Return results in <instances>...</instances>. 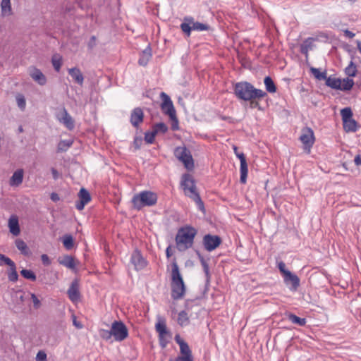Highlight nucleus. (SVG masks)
<instances>
[{
  "label": "nucleus",
  "instance_id": "f257e3e1",
  "mask_svg": "<svg viewBox=\"0 0 361 361\" xmlns=\"http://www.w3.org/2000/svg\"><path fill=\"white\" fill-rule=\"evenodd\" d=\"M234 93L240 99L251 101L252 106H256L258 104L257 102H252V99H261L267 95L264 91L255 88L252 85L247 82H237L234 87Z\"/></svg>",
  "mask_w": 361,
  "mask_h": 361
},
{
  "label": "nucleus",
  "instance_id": "f03ea898",
  "mask_svg": "<svg viewBox=\"0 0 361 361\" xmlns=\"http://www.w3.org/2000/svg\"><path fill=\"white\" fill-rule=\"evenodd\" d=\"M196 234L197 231L191 226L179 228L175 238L177 249L183 252L191 247Z\"/></svg>",
  "mask_w": 361,
  "mask_h": 361
},
{
  "label": "nucleus",
  "instance_id": "7ed1b4c3",
  "mask_svg": "<svg viewBox=\"0 0 361 361\" xmlns=\"http://www.w3.org/2000/svg\"><path fill=\"white\" fill-rule=\"evenodd\" d=\"M180 187L184 194L192 199L200 210H204V204L197 191L193 177L189 173H185L181 177Z\"/></svg>",
  "mask_w": 361,
  "mask_h": 361
},
{
  "label": "nucleus",
  "instance_id": "20e7f679",
  "mask_svg": "<svg viewBox=\"0 0 361 361\" xmlns=\"http://www.w3.org/2000/svg\"><path fill=\"white\" fill-rule=\"evenodd\" d=\"M171 267V296L178 300L184 296L185 286L176 260L172 262Z\"/></svg>",
  "mask_w": 361,
  "mask_h": 361
},
{
  "label": "nucleus",
  "instance_id": "39448f33",
  "mask_svg": "<svg viewBox=\"0 0 361 361\" xmlns=\"http://www.w3.org/2000/svg\"><path fill=\"white\" fill-rule=\"evenodd\" d=\"M157 202V195L155 192L144 190L134 195L132 198L133 207L137 210L145 207H151Z\"/></svg>",
  "mask_w": 361,
  "mask_h": 361
},
{
  "label": "nucleus",
  "instance_id": "423d86ee",
  "mask_svg": "<svg viewBox=\"0 0 361 361\" xmlns=\"http://www.w3.org/2000/svg\"><path fill=\"white\" fill-rule=\"evenodd\" d=\"M108 336L102 335V338L109 339L114 336L115 341H123L128 336V330L126 326L121 321H115L112 323L110 333H107Z\"/></svg>",
  "mask_w": 361,
  "mask_h": 361
},
{
  "label": "nucleus",
  "instance_id": "0eeeda50",
  "mask_svg": "<svg viewBox=\"0 0 361 361\" xmlns=\"http://www.w3.org/2000/svg\"><path fill=\"white\" fill-rule=\"evenodd\" d=\"M181 30L189 37L192 30L205 31L209 29L207 24L195 22L192 17H185L184 22L180 24Z\"/></svg>",
  "mask_w": 361,
  "mask_h": 361
},
{
  "label": "nucleus",
  "instance_id": "6e6552de",
  "mask_svg": "<svg viewBox=\"0 0 361 361\" xmlns=\"http://www.w3.org/2000/svg\"><path fill=\"white\" fill-rule=\"evenodd\" d=\"M175 157L181 161L188 170L194 168V161L190 151L185 147H178L174 151Z\"/></svg>",
  "mask_w": 361,
  "mask_h": 361
},
{
  "label": "nucleus",
  "instance_id": "1a4fd4ad",
  "mask_svg": "<svg viewBox=\"0 0 361 361\" xmlns=\"http://www.w3.org/2000/svg\"><path fill=\"white\" fill-rule=\"evenodd\" d=\"M175 341L180 346V355L174 360L171 359L169 361H193L192 351L188 343L179 335H176Z\"/></svg>",
  "mask_w": 361,
  "mask_h": 361
},
{
  "label": "nucleus",
  "instance_id": "9d476101",
  "mask_svg": "<svg viewBox=\"0 0 361 361\" xmlns=\"http://www.w3.org/2000/svg\"><path fill=\"white\" fill-rule=\"evenodd\" d=\"M160 97L162 99L161 107L163 112L168 115L171 119H175L176 116V110L170 97L165 92H161Z\"/></svg>",
  "mask_w": 361,
  "mask_h": 361
},
{
  "label": "nucleus",
  "instance_id": "9b49d317",
  "mask_svg": "<svg viewBox=\"0 0 361 361\" xmlns=\"http://www.w3.org/2000/svg\"><path fill=\"white\" fill-rule=\"evenodd\" d=\"M69 300L75 305H78L82 301V294L78 279H74L69 286Z\"/></svg>",
  "mask_w": 361,
  "mask_h": 361
},
{
  "label": "nucleus",
  "instance_id": "f8f14e48",
  "mask_svg": "<svg viewBox=\"0 0 361 361\" xmlns=\"http://www.w3.org/2000/svg\"><path fill=\"white\" fill-rule=\"evenodd\" d=\"M202 243L205 250L211 252L219 246L221 239L218 235L207 234L204 236Z\"/></svg>",
  "mask_w": 361,
  "mask_h": 361
},
{
  "label": "nucleus",
  "instance_id": "ddd939ff",
  "mask_svg": "<svg viewBox=\"0 0 361 361\" xmlns=\"http://www.w3.org/2000/svg\"><path fill=\"white\" fill-rule=\"evenodd\" d=\"M130 262L137 271L143 269L147 266V261L137 250L133 252L130 257Z\"/></svg>",
  "mask_w": 361,
  "mask_h": 361
},
{
  "label": "nucleus",
  "instance_id": "4468645a",
  "mask_svg": "<svg viewBox=\"0 0 361 361\" xmlns=\"http://www.w3.org/2000/svg\"><path fill=\"white\" fill-rule=\"evenodd\" d=\"M300 140L305 145V148H310L312 146L314 140L313 130L310 128H304L302 130Z\"/></svg>",
  "mask_w": 361,
  "mask_h": 361
},
{
  "label": "nucleus",
  "instance_id": "2eb2a0df",
  "mask_svg": "<svg viewBox=\"0 0 361 361\" xmlns=\"http://www.w3.org/2000/svg\"><path fill=\"white\" fill-rule=\"evenodd\" d=\"M78 201L75 203V207L78 210H82L85 204L91 200V197L89 192L82 188L78 193Z\"/></svg>",
  "mask_w": 361,
  "mask_h": 361
},
{
  "label": "nucleus",
  "instance_id": "dca6fc26",
  "mask_svg": "<svg viewBox=\"0 0 361 361\" xmlns=\"http://www.w3.org/2000/svg\"><path fill=\"white\" fill-rule=\"evenodd\" d=\"M284 282L287 286H290L289 288L290 290L295 291L300 286V279L295 275L292 274L290 271L286 273V275L283 276Z\"/></svg>",
  "mask_w": 361,
  "mask_h": 361
},
{
  "label": "nucleus",
  "instance_id": "f3484780",
  "mask_svg": "<svg viewBox=\"0 0 361 361\" xmlns=\"http://www.w3.org/2000/svg\"><path fill=\"white\" fill-rule=\"evenodd\" d=\"M238 158L240 159V180L242 183H245L248 173V169H247V164L246 161L245 157L243 153L240 152V155H238Z\"/></svg>",
  "mask_w": 361,
  "mask_h": 361
},
{
  "label": "nucleus",
  "instance_id": "a211bd4d",
  "mask_svg": "<svg viewBox=\"0 0 361 361\" xmlns=\"http://www.w3.org/2000/svg\"><path fill=\"white\" fill-rule=\"evenodd\" d=\"M69 75L72 78V81L78 86L82 87L84 82V75L82 71L77 68L69 69Z\"/></svg>",
  "mask_w": 361,
  "mask_h": 361
},
{
  "label": "nucleus",
  "instance_id": "6ab92c4d",
  "mask_svg": "<svg viewBox=\"0 0 361 361\" xmlns=\"http://www.w3.org/2000/svg\"><path fill=\"white\" fill-rule=\"evenodd\" d=\"M8 226L9 231L14 236H17L20 233L18 218L16 215H11L8 219Z\"/></svg>",
  "mask_w": 361,
  "mask_h": 361
},
{
  "label": "nucleus",
  "instance_id": "aec40b11",
  "mask_svg": "<svg viewBox=\"0 0 361 361\" xmlns=\"http://www.w3.org/2000/svg\"><path fill=\"white\" fill-rule=\"evenodd\" d=\"M143 111L140 108H135L131 113L130 123L137 127L143 121Z\"/></svg>",
  "mask_w": 361,
  "mask_h": 361
},
{
  "label": "nucleus",
  "instance_id": "412c9836",
  "mask_svg": "<svg viewBox=\"0 0 361 361\" xmlns=\"http://www.w3.org/2000/svg\"><path fill=\"white\" fill-rule=\"evenodd\" d=\"M23 180V170L18 169L12 175L10 178L9 184L12 187L19 186Z\"/></svg>",
  "mask_w": 361,
  "mask_h": 361
},
{
  "label": "nucleus",
  "instance_id": "4be33fe9",
  "mask_svg": "<svg viewBox=\"0 0 361 361\" xmlns=\"http://www.w3.org/2000/svg\"><path fill=\"white\" fill-rule=\"evenodd\" d=\"M30 76L35 82H37L40 85H45L47 82L46 77L39 69L34 68L30 72Z\"/></svg>",
  "mask_w": 361,
  "mask_h": 361
},
{
  "label": "nucleus",
  "instance_id": "5701e85b",
  "mask_svg": "<svg viewBox=\"0 0 361 361\" xmlns=\"http://www.w3.org/2000/svg\"><path fill=\"white\" fill-rule=\"evenodd\" d=\"M152 57V49L147 46L141 53L138 63L140 66H146Z\"/></svg>",
  "mask_w": 361,
  "mask_h": 361
},
{
  "label": "nucleus",
  "instance_id": "b1692460",
  "mask_svg": "<svg viewBox=\"0 0 361 361\" xmlns=\"http://www.w3.org/2000/svg\"><path fill=\"white\" fill-rule=\"evenodd\" d=\"M7 261L8 262L6 265L9 266L10 267V270L8 274V279L12 282H15L18 279L16 264L11 259H8Z\"/></svg>",
  "mask_w": 361,
  "mask_h": 361
},
{
  "label": "nucleus",
  "instance_id": "393cba45",
  "mask_svg": "<svg viewBox=\"0 0 361 361\" xmlns=\"http://www.w3.org/2000/svg\"><path fill=\"white\" fill-rule=\"evenodd\" d=\"M69 269L73 273L78 274L80 271L83 269L82 264L73 257L69 256Z\"/></svg>",
  "mask_w": 361,
  "mask_h": 361
},
{
  "label": "nucleus",
  "instance_id": "a878e982",
  "mask_svg": "<svg viewBox=\"0 0 361 361\" xmlns=\"http://www.w3.org/2000/svg\"><path fill=\"white\" fill-rule=\"evenodd\" d=\"M156 331L159 334V338L162 340L164 338H165L166 336H168L169 331H167L166 324L164 321L159 322L156 324L155 326Z\"/></svg>",
  "mask_w": 361,
  "mask_h": 361
},
{
  "label": "nucleus",
  "instance_id": "bb28decb",
  "mask_svg": "<svg viewBox=\"0 0 361 361\" xmlns=\"http://www.w3.org/2000/svg\"><path fill=\"white\" fill-rule=\"evenodd\" d=\"M1 9L2 16H9L12 14L11 0H1Z\"/></svg>",
  "mask_w": 361,
  "mask_h": 361
},
{
  "label": "nucleus",
  "instance_id": "cd10ccee",
  "mask_svg": "<svg viewBox=\"0 0 361 361\" xmlns=\"http://www.w3.org/2000/svg\"><path fill=\"white\" fill-rule=\"evenodd\" d=\"M343 125L346 132H355L357 128V122L353 118L343 121Z\"/></svg>",
  "mask_w": 361,
  "mask_h": 361
},
{
  "label": "nucleus",
  "instance_id": "c85d7f7f",
  "mask_svg": "<svg viewBox=\"0 0 361 361\" xmlns=\"http://www.w3.org/2000/svg\"><path fill=\"white\" fill-rule=\"evenodd\" d=\"M56 116L60 123L68 127V113L64 108L59 109Z\"/></svg>",
  "mask_w": 361,
  "mask_h": 361
},
{
  "label": "nucleus",
  "instance_id": "c756f323",
  "mask_svg": "<svg viewBox=\"0 0 361 361\" xmlns=\"http://www.w3.org/2000/svg\"><path fill=\"white\" fill-rule=\"evenodd\" d=\"M325 80L326 85L333 89L339 90L341 87V80L338 78L326 76Z\"/></svg>",
  "mask_w": 361,
  "mask_h": 361
},
{
  "label": "nucleus",
  "instance_id": "7c9ffc66",
  "mask_svg": "<svg viewBox=\"0 0 361 361\" xmlns=\"http://www.w3.org/2000/svg\"><path fill=\"white\" fill-rule=\"evenodd\" d=\"M177 322L181 326L189 324L190 320L188 313L185 311H181L178 313Z\"/></svg>",
  "mask_w": 361,
  "mask_h": 361
},
{
  "label": "nucleus",
  "instance_id": "2f4dec72",
  "mask_svg": "<svg viewBox=\"0 0 361 361\" xmlns=\"http://www.w3.org/2000/svg\"><path fill=\"white\" fill-rule=\"evenodd\" d=\"M264 85L266 87V90L269 93H274L276 91V85L273 81V80L267 76L264 78Z\"/></svg>",
  "mask_w": 361,
  "mask_h": 361
},
{
  "label": "nucleus",
  "instance_id": "473e14b6",
  "mask_svg": "<svg viewBox=\"0 0 361 361\" xmlns=\"http://www.w3.org/2000/svg\"><path fill=\"white\" fill-rule=\"evenodd\" d=\"M16 247L24 255L29 254V249L26 243L21 239H17L15 242Z\"/></svg>",
  "mask_w": 361,
  "mask_h": 361
},
{
  "label": "nucleus",
  "instance_id": "72a5a7b5",
  "mask_svg": "<svg viewBox=\"0 0 361 361\" xmlns=\"http://www.w3.org/2000/svg\"><path fill=\"white\" fill-rule=\"evenodd\" d=\"M288 318L292 323L296 324L300 326H303L306 324V319L305 318H300L293 314H289Z\"/></svg>",
  "mask_w": 361,
  "mask_h": 361
},
{
  "label": "nucleus",
  "instance_id": "f704fd0d",
  "mask_svg": "<svg viewBox=\"0 0 361 361\" xmlns=\"http://www.w3.org/2000/svg\"><path fill=\"white\" fill-rule=\"evenodd\" d=\"M354 85V82L353 79H343V80H341V87H339V90H350Z\"/></svg>",
  "mask_w": 361,
  "mask_h": 361
},
{
  "label": "nucleus",
  "instance_id": "c9c22d12",
  "mask_svg": "<svg viewBox=\"0 0 361 361\" xmlns=\"http://www.w3.org/2000/svg\"><path fill=\"white\" fill-rule=\"evenodd\" d=\"M62 57L56 54L52 56L51 62L56 71L59 72L61 68Z\"/></svg>",
  "mask_w": 361,
  "mask_h": 361
},
{
  "label": "nucleus",
  "instance_id": "e433bc0d",
  "mask_svg": "<svg viewBox=\"0 0 361 361\" xmlns=\"http://www.w3.org/2000/svg\"><path fill=\"white\" fill-rule=\"evenodd\" d=\"M345 74L350 77H354L357 73V68L353 61H351L349 65L345 69Z\"/></svg>",
  "mask_w": 361,
  "mask_h": 361
},
{
  "label": "nucleus",
  "instance_id": "4c0bfd02",
  "mask_svg": "<svg viewBox=\"0 0 361 361\" xmlns=\"http://www.w3.org/2000/svg\"><path fill=\"white\" fill-rule=\"evenodd\" d=\"M343 122L353 118V111L350 108L346 107L341 110Z\"/></svg>",
  "mask_w": 361,
  "mask_h": 361
},
{
  "label": "nucleus",
  "instance_id": "58836bf2",
  "mask_svg": "<svg viewBox=\"0 0 361 361\" xmlns=\"http://www.w3.org/2000/svg\"><path fill=\"white\" fill-rule=\"evenodd\" d=\"M310 71L313 75L319 80H325L326 78V73L321 72L319 69L317 68H311Z\"/></svg>",
  "mask_w": 361,
  "mask_h": 361
},
{
  "label": "nucleus",
  "instance_id": "ea45409f",
  "mask_svg": "<svg viewBox=\"0 0 361 361\" xmlns=\"http://www.w3.org/2000/svg\"><path fill=\"white\" fill-rule=\"evenodd\" d=\"M152 130L156 134L165 133L168 130V127L164 123H159L153 126Z\"/></svg>",
  "mask_w": 361,
  "mask_h": 361
},
{
  "label": "nucleus",
  "instance_id": "a19ab883",
  "mask_svg": "<svg viewBox=\"0 0 361 361\" xmlns=\"http://www.w3.org/2000/svg\"><path fill=\"white\" fill-rule=\"evenodd\" d=\"M16 99L18 108L21 111H24L26 106V101L25 97L22 94H18L16 96Z\"/></svg>",
  "mask_w": 361,
  "mask_h": 361
},
{
  "label": "nucleus",
  "instance_id": "79ce46f5",
  "mask_svg": "<svg viewBox=\"0 0 361 361\" xmlns=\"http://www.w3.org/2000/svg\"><path fill=\"white\" fill-rule=\"evenodd\" d=\"M20 274L26 279H29L32 281L36 280V276L35 273L31 270L23 269L21 270Z\"/></svg>",
  "mask_w": 361,
  "mask_h": 361
},
{
  "label": "nucleus",
  "instance_id": "37998d69",
  "mask_svg": "<svg viewBox=\"0 0 361 361\" xmlns=\"http://www.w3.org/2000/svg\"><path fill=\"white\" fill-rule=\"evenodd\" d=\"M198 257H199L200 263L203 267V269H204L206 276L207 278H209V265H208L207 262L204 259V257L199 253H198Z\"/></svg>",
  "mask_w": 361,
  "mask_h": 361
},
{
  "label": "nucleus",
  "instance_id": "c03bdc74",
  "mask_svg": "<svg viewBox=\"0 0 361 361\" xmlns=\"http://www.w3.org/2000/svg\"><path fill=\"white\" fill-rule=\"evenodd\" d=\"M13 298L16 299V303L18 304L20 302H23L27 298V295H26L25 293H24L21 290H18L15 293Z\"/></svg>",
  "mask_w": 361,
  "mask_h": 361
},
{
  "label": "nucleus",
  "instance_id": "a18cd8bd",
  "mask_svg": "<svg viewBox=\"0 0 361 361\" xmlns=\"http://www.w3.org/2000/svg\"><path fill=\"white\" fill-rule=\"evenodd\" d=\"M156 135L157 134L154 132L153 130L152 131H150V132L145 133V142L147 143H148V144L153 143Z\"/></svg>",
  "mask_w": 361,
  "mask_h": 361
},
{
  "label": "nucleus",
  "instance_id": "49530a36",
  "mask_svg": "<svg viewBox=\"0 0 361 361\" xmlns=\"http://www.w3.org/2000/svg\"><path fill=\"white\" fill-rule=\"evenodd\" d=\"M71 317L73 324L76 329H80L83 327L82 322L75 314H72Z\"/></svg>",
  "mask_w": 361,
  "mask_h": 361
},
{
  "label": "nucleus",
  "instance_id": "de8ad7c7",
  "mask_svg": "<svg viewBox=\"0 0 361 361\" xmlns=\"http://www.w3.org/2000/svg\"><path fill=\"white\" fill-rule=\"evenodd\" d=\"M68 149V142L66 140L61 141L57 147V153L66 152Z\"/></svg>",
  "mask_w": 361,
  "mask_h": 361
},
{
  "label": "nucleus",
  "instance_id": "09e8293b",
  "mask_svg": "<svg viewBox=\"0 0 361 361\" xmlns=\"http://www.w3.org/2000/svg\"><path fill=\"white\" fill-rule=\"evenodd\" d=\"M27 296H30L31 299L32 300L34 307L35 309H38L40 307V305H41V302H40V300L35 295V294H34V293H27Z\"/></svg>",
  "mask_w": 361,
  "mask_h": 361
},
{
  "label": "nucleus",
  "instance_id": "8fccbe9b",
  "mask_svg": "<svg viewBox=\"0 0 361 361\" xmlns=\"http://www.w3.org/2000/svg\"><path fill=\"white\" fill-rule=\"evenodd\" d=\"M277 265L279 271H281L283 276L286 275V273L290 272V271L286 269V264L283 262L281 261L278 262Z\"/></svg>",
  "mask_w": 361,
  "mask_h": 361
},
{
  "label": "nucleus",
  "instance_id": "3c124183",
  "mask_svg": "<svg viewBox=\"0 0 361 361\" xmlns=\"http://www.w3.org/2000/svg\"><path fill=\"white\" fill-rule=\"evenodd\" d=\"M310 47V42L308 40H306L301 44L300 51L302 54H307Z\"/></svg>",
  "mask_w": 361,
  "mask_h": 361
},
{
  "label": "nucleus",
  "instance_id": "603ef678",
  "mask_svg": "<svg viewBox=\"0 0 361 361\" xmlns=\"http://www.w3.org/2000/svg\"><path fill=\"white\" fill-rule=\"evenodd\" d=\"M36 361H46L47 354L43 350H39L36 355Z\"/></svg>",
  "mask_w": 361,
  "mask_h": 361
},
{
  "label": "nucleus",
  "instance_id": "864d4df0",
  "mask_svg": "<svg viewBox=\"0 0 361 361\" xmlns=\"http://www.w3.org/2000/svg\"><path fill=\"white\" fill-rule=\"evenodd\" d=\"M41 259H42V263L46 265V266H48L51 264V261L48 257L47 255L46 254H43L42 256H41Z\"/></svg>",
  "mask_w": 361,
  "mask_h": 361
},
{
  "label": "nucleus",
  "instance_id": "5fc2aeb1",
  "mask_svg": "<svg viewBox=\"0 0 361 361\" xmlns=\"http://www.w3.org/2000/svg\"><path fill=\"white\" fill-rule=\"evenodd\" d=\"M58 262L61 264L68 267V255H64L63 257H59Z\"/></svg>",
  "mask_w": 361,
  "mask_h": 361
},
{
  "label": "nucleus",
  "instance_id": "6e6d98bb",
  "mask_svg": "<svg viewBox=\"0 0 361 361\" xmlns=\"http://www.w3.org/2000/svg\"><path fill=\"white\" fill-rule=\"evenodd\" d=\"M11 259L8 257L4 255L0 254V266H3L4 264H7V260Z\"/></svg>",
  "mask_w": 361,
  "mask_h": 361
},
{
  "label": "nucleus",
  "instance_id": "4d7b16f0",
  "mask_svg": "<svg viewBox=\"0 0 361 361\" xmlns=\"http://www.w3.org/2000/svg\"><path fill=\"white\" fill-rule=\"evenodd\" d=\"M354 162H355V165H357V166L361 165V155H360V154L356 155L354 159Z\"/></svg>",
  "mask_w": 361,
  "mask_h": 361
},
{
  "label": "nucleus",
  "instance_id": "13d9d810",
  "mask_svg": "<svg viewBox=\"0 0 361 361\" xmlns=\"http://www.w3.org/2000/svg\"><path fill=\"white\" fill-rule=\"evenodd\" d=\"M344 35L348 38H353L355 37V34L348 30H344Z\"/></svg>",
  "mask_w": 361,
  "mask_h": 361
},
{
  "label": "nucleus",
  "instance_id": "bf43d9fd",
  "mask_svg": "<svg viewBox=\"0 0 361 361\" xmlns=\"http://www.w3.org/2000/svg\"><path fill=\"white\" fill-rule=\"evenodd\" d=\"M171 120L173 121V124H172V127H171L172 129L173 130H177L178 128V121L177 118L176 117L175 119H171Z\"/></svg>",
  "mask_w": 361,
  "mask_h": 361
},
{
  "label": "nucleus",
  "instance_id": "052dcab7",
  "mask_svg": "<svg viewBox=\"0 0 361 361\" xmlns=\"http://www.w3.org/2000/svg\"><path fill=\"white\" fill-rule=\"evenodd\" d=\"M61 239L64 247L68 249V235H64Z\"/></svg>",
  "mask_w": 361,
  "mask_h": 361
},
{
  "label": "nucleus",
  "instance_id": "680f3d73",
  "mask_svg": "<svg viewBox=\"0 0 361 361\" xmlns=\"http://www.w3.org/2000/svg\"><path fill=\"white\" fill-rule=\"evenodd\" d=\"M51 199L54 202H56L59 200V197L58 194L53 192L51 195Z\"/></svg>",
  "mask_w": 361,
  "mask_h": 361
},
{
  "label": "nucleus",
  "instance_id": "e2e57ef3",
  "mask_svg": "<svg viewBox=\"0 0 361 361\" xmlns=\"http://www.w3.org/2000/svg\"><path fill=\"white\" fill-rule=\"evenodd\" d=\"M74 246V242L72 236L69 235V249Z\"/></svg>",
  "mask_w": 361,
  "mask_h": 361
},
{
  "label": "nucleus",
  "instance_id": "0e129e2a",
  "mask_svg": "<svg viewBox=\"0 0 361 361\" xmlns=\"http://www.w3.org/2000/svg\"><path fill=\"white\" fill-rule=\"evenodd\" d=\"M166 255L168 258H169L171 256V247L169 246L166 250Z\"/></svg>",
  "mask_w": 361,
  "mask_h": 361
},
{
  "label": "nucleus",
  "instance_id": "69168bd1",
  "mask_svg": "<svg viewBox=\"0 0 361 361\" xmlns=\"http://www.w3.org/2000/svg\"><path fill=\"white\" fill-rule=\"evenodd\" d=\"M164 338H164L162 340H161V339L159 338V340H160V343H161V346H162L163 348H164V347L166 346V343H167V341H165V340H164Z\"/></svg>",
  "mask_w": 361,
  "mask_h": 361
},
{
  "label": "nucleus",
  "instance_id": "338daca9",
  "mask_svg": "<svg viewBox=\"0 0 361 361\" xmlns=\"http://www.w3.org/2000/svg\"><path fill=\"white\" fill-rule=\"evenodd\" d=\"M52 173H53V176H54V179H56L58 178V173H57L56 170L53 169Z\"/></svg>",
  "mask_w": 361,
  "mask_h": 361
},
{
  "label": "nucleus",
  "instance_id": "774afa93",
  "mask_svg": "<svg viewBox=\"0 0 361 361\" xmlns=\"http://www.w3.org/2000/svg\"><path fill=\"white\" fill-rule=\"evenodd\" d=\"M357 46L359 51L361 53V42H357Z\"/></svg>",
  "mask_w": 361,
  "mask_h": 361
}]
</instances>
